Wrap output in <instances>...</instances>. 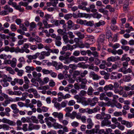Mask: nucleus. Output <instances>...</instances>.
<instances>
[{
	"instance_id": "nucleus-1",
	"label": "nucleus",
	"mask_w": 134,
	"mask_h": 134,
	"mask_svg": "<svg viewBox=\"0 0 134 134\" xmlns=\"http://www.w3.org/2000/svg\"><path fill=\"white\" fill-rule=\"evenodd\" d=\"M52 115L55 118L57 117L59 121L63 125H67L68 124V122L67 120H62L63 117V115L62 113L54 112L52 113Z\"/></svg>"
},
{
	"instance_id": "nucleus-2",
	"label": "nucleus",
	"mask_w": 134,
	"mask_h": 134,
	"mask_svg": "<svg viewBox=\"0 0 134 134\" xmlns=\"http://www.w3.org/2000/svg\"><path fill=\"white\" fill-rule=\"evenodd\" d=\"M95 6L94 4H92L90 5L89 8H87L85 6L80 5L79 6V8L83 10H86L87 12L90 11L93 13H95L97 11V9H95Z\"/></svg>"
},
{
	"instance_id": "nucleus-3",
	"label": "nucleus",
	"mask_w": 134,
	"mask_h": 134,
	"mask_svg": "<svg viewBox=\"0 0 134 134\" xmlns=\"http://www.w3.org/2000/svg\"><path fill=\"white\" fill-rule=\"evenodd\" d=\"M122 76V75L121 74L115 72H113L111 74L110 78L112 80L120 79Z\"/></svg>"
},
{
	"instance_id": "nucleus-4",
	"label": "nucleus",
	"mask_w": 134,
	"mask_h": 134,
	"mask_svg": "<svg viewBox=\"0 0 134 134\" xmlns=\"http://www.w3.org/2000/svg\"><path fill=\"white\" fill-rule=\"evenodd\" d=\"M129 0H119V3L120 4H123L124 10L126 11L128 7Z\"/></svg>"
},
{
	"instance_id": "nucleus-5",
	"label": "nucleus",
	"mask_w": 134,
	"mask_h": 134,
	"mask_svg": "<svg viewBox=\"0 0 134 134\" xmlns=\"http://www.w3.org/2000/svg\"><path fill=\"white\" fill-rule=\"evenodd\" d=\"M26 91L29 93H32L34 97L36 98H39L40 97L39 95L38 94L37 91L36 89L31 88L28 89Z\"/></svg>"
},
{
	"instance_id": "nucleus-6",
	"label": "nucleus",
	"mask_w": 134,
	"mask_h": 134,
	"mask_svg": "<svg viewBox=\"0 0 134 134\" xmlns=\"http://www.w3.org/2000/svg\"><path fill=\"white\" fill-rule=\"evenodd\" d=\"M40 55V53L37 52L35 54L32 55H29L27 56V57L29 60V62L28 60H27V62L28 63L31 62V60L32 59H36Z\"/></svg>"
},
{
	"instance_id": "nucleus-7",
	"label": "nucleus",
	"mask_w": 134,
	"mask_h": 134,
	"mask_svg": "<svg viewBox=\"0 0 134 134\" xmlns=\"http://www.w3.org/2000/svg\"><path fill=\"white\" fill-rule=\"evenodd\" d=\"M50 53L48 52L42 51L40 53V55L38 56L39 60H42L45 58V56H48L50 55Z\"/></svg>"
},
{
	"instance_id": "nucleus-8",
	"label": "nucleus",
	"mask_w": 134,
	"mask_h": 134,
	"mask_svg": "<svg viewBox=\"0 0 134 134\" xmlns=\"http://www.w3.org/2000/svg\"><path fill=\"white\" fill-rule=\"evenodd\" d=\"M2 121L4 123H7L10 126H14L16 124L13 121L11 120L5 118H3L2 120Z\"/></svg>"
},
{
	"instance_id": "nucleus-9",
	"label": "nucleus",
	"mask_w": 134,
	"mask_h": 134,
	"mask_svg": "<svg viewBox=\"0 0 134 134\" xmlns=\"http://www.w3.org/2000/svg\"><path fill=\"white\" fill-rule=\"evenodd\" d=\"M11 4H9L10 5H12L13 7L15 8L16 9L19 10L20 12H23L24 10V9L21 7H20V6L17 5V4L15 2H12L10 3Z\"/></svg>"
},
{
	"instance_id": "nucleus-10",
	"label": "nucleus",
	"mask_w": 134,
	"mask_h": 134,
	"mask_svg": "<svg viewBox=\"0 0 134 134\" xmlns=\"http://www.w3.org/2000/svg\"><path fill=\"white\" fill-rule=\"evenodd\" d=\"M111 124V122L110 121L104 120L102 121L101 126L102 127L105 126L109 127Z\"/></svg>"
},
{
	"instance_id": "nucleus-11",
	"label": "nucleus",
	"mask_w": 134,
	"mask_h": 134,
	"mask_svg": "<svg viewBox=\"0 0 134 134\" xmlns=\"http://www.w3.org/2000/svg\"><path fill=\"white\" fill-rule=\"evenodd\" d=\"M8 94L11 96L13 95L20 96L22 94V92L20 91H12L10 90L8 92Z\"/></svg>"
},
{
	"instance_id": "nucleus-12",
	"label": "nucleus",
	"mask_w": 134,
	"mask_h": 134,
	"mask_svg": "<svg viewBox=\"0 0 134 134\" xmlns=\"http://www.w3.org/2000/svg\"><path fill=\"white\" fill-rule=\"evenodd\" d=\"M90 76L94 80H98L100 78V77L96 74L94 72H92L90 74Z\"/></svg>"
},
{
	"instance_id": "nucleus-13",
	"label": "nucleus",
	"mask_w": 134,
	"mask_h": 134,
	"mask_svg": "<svg viewBox=\"0 0 134 134\" xmlns=\"http://www.w3.org/2000/svg\"><path fill=\"white\" fill-rule=\"evenodd\" d=\"M120 59V57L118 56H116L115 57L111 56L110 57L108 58L107 59V61L108 62H114L117 60H119Z\"/></svg>"
},
{
	"instance_id": "nucleus-14",
	"label": "nucleus",
	"mask_w": 134,
	"mask_h": 134,
	"mask_svg": "<svg viewBox=\"0 0 134 134\" xmlns=\"http://www.w3.org/2000/svg\"><path fill=\"white\" fill-rule=\"evenodd\" d=\"M17 59L15 58H13L11 60L10 66L13 68L15 67L17 63Z\"/></svg>"
},
{
	"instance_id": "nucleus-15",
	"label": "nucleus",
	"mask_w": 134,
	"mask_h": 134,
	"mask_svg": "<svg viewBox=\"0 0 134 134\" xmlns=\"http://www.w3.org/2000/svg\"><path fill=\"white\" fill-rule=\"evenodd\" d=\"M29 45L27 43H25L23 46L24 52H25L27 53H30V50L27 48H29Z\"/></svg>"
},
{
	"instance_id": "nucleus-16",
	"label": "nucleus",
	"mask_w": 134,
	"mask_h": 134,
	"mask_svg": "<svg viewBox=\"0 0 134 134\" xmlns=\"http://www.w3.org/2000/svg\"><path fill=\"white\" fill-rule=\"evenodd\" d=\"M77 62L79 61H87L88 60V57L85 56L84 57H80L77 58Z\"/></svg>"
},
{
	"instance_id": "nucleus-17",
	"label": "nucleus",
	"mask_w": 134,
	"mask_h": 134,
	"mask_svg": "<svg viewBox=\"0 0 134 134\" xmlns=\"http://www.w3.org/2000/svg\"><path fill=\"white\" fill-rule=\"evenodd\" d=\"M113 88V85L111 84L109 85H106L104 87V90L105 91H107L108 90H111Z\"/></svg>"
},
{
	"instance_id": "nucleus-18",
	"label": "nucleus",
	"mask_w": 134,
	"mask_h": 134,
	"mask_svg": "<svg viewBox=\"0 0 134 134\" xmlns=\"http://www.w3.org/2000/svg\"><path fill=\"white\" fill-rule=\"evenodd\" d=\"M127 54H125L123 55L121 58V60L122 61L126 60L128 62L130 61L131 60L130 59V57H127Z\"/></svg>"
},
{
	"instance_id": "nucleus-19",
	"label": "nucleus",
	"mask_w": 134,
	"mask_h": 134,
	"mask_svg": "<svg viewBox=\"0 0 134 134\" xmlns=\"http://www.w3.org/2000/svg\"><path fill=\"white\" fill-rule=\"evenodd\" d=\"M7 99L5 100L4 102L2 103L4 107H6L7 106V105L9 104L10 102H12L13 100L12 99H11L9 98H7Z\"/></svg>"
},
{
	"instance_id": "nucleus-20",
	"label": "nucleus",
	"mask_w": 134,
	"mask_h": 134,
	"mask_svg": "<svg viewBox=\"0 0 134 134\" xmlns=\"http://www.w3.org/2000/svg\"><path fill=\"white\" fill-rule=\"evenodd\" d=\"M89 41L92 42L88 43L87 42H86L84 44L85 47L87 48H89L90 45L93 43V40L92 39H89L87 40V41L89 42Z\"/></svg>"
},
{
	"instance_id": "nucleus-21",
	"label": "nucleus",
	"mask_w": 134,
	"mask_h": 134,
	"mask_svg": "<svg viewBox=\"0 0 134 134\" xmlns=\"http://www.w3.org/2000/svg\"><path fill=\"white\" fill-rule=\"evenodd\" d=\"M53 126L55 129H62L63 128V126L56 122H54L53 124Z\"/></svg>"
},
{
	"instance_id": "nucleus-22",
	"label": "nucleus",
	"mask_w": 134,
	"mask_h": 134,
	"mask_svg": "<svg viewBox=\"0 0 134 134\" xmlns=\"http://www.w3.org/2000/svg\"><path fill=\"white\" fill-rule=\"evenodd\" d=\"M3 8L5 10H8V13L9 12L12 13L13 12V9L12 8L10 7L9 6L7 5H5L4 7Z\"/></svg>"
},
{
	"instance_id": "nucleus-23",
	"label": "nucleus",
	"mask_w": 134,
	"mask_h": 134,
	"mask_svg": "<svg viewBox=\"0 0 134 134\" xmlns=\"http://www.w3.org/2000/svg\"><path fill=\"white\" fill-rule=\"evenodd\" d=\"M33 76L35 78L39 77L41 76V74L40 73H37L35 71L32 72Z\"/></svg>"
},
{
	"instance_id": "nucleus-24",
	"label": "nucleus",
	"mask_w": 134,
	"mask_h": 134,
	"mask_svg": "<svg viewBox=\"0 0 134 134\" xmlns=\"http://www.w3.org/2000/svg\"><path fill=\"white\" fill-rule=\"evenodd\" d=\"M63 40L65 43H67L69 42V41L68 36L67 35L64 34L63 36Z\"/></svg>"
},
{
	"instance_id": "nucleus-25",
	"label": "nucleus",
	"mask_w": 134,
	"mask_h": 134,
	"mask_svg": "<svg viewBox=\"0 0 134 134\" xmlns=\"http://www.w3.org/2000/svg\"><path fill=\"white\" fill-rule=\"evenodd\" d=\"M86 21V20H83L79 19H77L76 20V23H77L81 25L84 24V25H85V23Z\"/></svg>"
},
{
	"instance_id": "nucleus-26",
	"label": "nucleus",
	"mask_w": 134,
	"mask_h": 134,
	"mask_svg": "<svg viewBox=\"0 0 134 134\" xmlns=\"http://www.w3.org/2000/svg\"><path fill=\"white\" fill-rule=\"evenodd\" d=\"M25 69L28 72H30L31 71H33L35 70V68L32 66H26Z\"/></svg>"
},
{
	"instance_id": "nucleus-27",
	"label": "nucleus",
	"mask_w": 134,
	"mask_h": 134,
	"mask_svg": "<svg viewBox=\"0 0 134 134\" xmlns=\"http://www.w3.org/2000/svg\"><path fill=\"white\" fill-rule=\"evenodd\" d=\"M2 86L0 85V94H1L2 96L4 97L5 98H8V96L7 94L4 93H2Z\"/></svg>"
},
{
	"instance_id": "nucleus-28",
	"label": "nucleus",
	"mask_w": 134,
	"mask_h": 134,
	"mask_svg": "<svg viewBox=\"0 0 134 134\" xmlns=\"http://www.w3.org/2000/svg\"><path fill=\"white\" fill-rule=\"evenodd\" d=\"M93 91L94 90L92 87H89L88 88L87 92L88 94L90 96L92 95Z\"/></svg>"
},
{
	"instance_id": "nucleus-29",
	"label": "nucleus",
	"mask_w": 134,
	"mask_h": 134,
	"mask_svg": "<svg viewBox=\"0 0 134 134\" xmlns=\"http://www.w3.org/2000/svg\"><path fill=\"white\" fill-rule=\"evenodd\" d=\"M52 72V70H49L45 69H43L42 70V72L43 74L46 75L50 74Z\"/></svg>"
},
{
	"instance_id": "nucleus-30",
	"label": "nucleus",
	"mask_w": 134,
	"mask_h": 134,
	"mask_svg": "<svg viewBox=\"0 0 134 134\" xmlns=\"http://www.w3.org/2000/svg\"><path fill=\"white\" fill-rule=\"evenodd\" d=\"M75 103L76 102L74 100L71 99L69 101L68 103V105L69 106H72L74 105Z\"/></svg>"
},
{
	"instance_id": "nucleus-31",
	"label": "nucleus",
	"mask_w": 134,
	"mask_h": 134,
	"mask_svg": "<svg viewBox=\"0 0 134 134\" xmlns=\"http://www.w3.org/2000/svg\"><path fill=\"white\" fill-rule=\"evenodd\" d=\"M79 125V123L78 122L74 121L71 123V126L75 128L77 127Z\"/></svg>"
},
{
	"instance_id": "nucleus-32",
	"label": "nucleus",
	"mask_w": 134,
	"mask_h": 134,
	"mask_svg": "<svg viewBox=\"0 0 134 134\" xmlns=\"http://www.w3.org/2000/svg\"><path fill=\"white\" fill-rule=\"evenodd\" d=\"M24 51L23 49H20L18 47H17L15 48V52L16 53L20 52L23 53L24 52Z\"/></svg>"
},
{
	"instance_id": "nucleus-33",
	"label": "nucleus",
	"mask_w": 134,
	"mask_h": 134,
	"mask_svg": "<svg viewBox=\"0 0 134 134\" xmlns=\"http://www.w3.org/2000/svg\"><path fill=\"white\" fill-rule=\"evenodd\" d=\"M93 16L95 18L99 19L101 17L102 15L98 12H96V13L93 14Z\"/></svg>"
},
{
	"instance_id": "nucleus-34",
	"label": "nucleus",
	"mask_w": 134,
	"mask_h": 134,
	"mask_svg": "<svg viewBox=\"0 0 134 134\" xmlns=\"http://www.w3.org/2000/svg\"><path fill=\"white\" fill-rule=\"evenodd\" d=\"M105 24V22L103 20H100L98 23L95 24V25L97 27L100 26L101 25H104Z\"/></svg>"
},
{
	"instance_id": "nucleus-35",
	"label": "nucleus",
	"mask_w": 134,
	"mask_h": 134,
	"mask_svg": "<svg viewBox=\"0 0 134 134\" xmlns=\"http://www.w3.org/2000/svg\"><path fill=\"white\" fill-rule=\"evenodd\" d=\"M45 120L50 121L53 122H56V119L52 117H49L48 118H46L45 119Z\"/></svg>"
},
{
	"instance_id": "nucleus-36",
	"label": "nucleus",
	"mask_w": 134,
	"mask_h": 134,
	"mask_svg": "<svg viewBox=\"0 0 134 134\" xmlns=\"http://www.w3.org/2000/svg\"><path fill=\"white\" fill-rule=\"evenodd\" d=\"M31 119L33 122L36 124L38 123V121L35 116H32L31 118Z\"/></svg>"
},
{
	"instance_id": "nucleus-37",
	"label": "nucleus",
	"mask_w": 134,
	"mask_h": 134,
	"mask_svg": "<svg viewBox=\"0 0 134 134\" xmlns=\"http://www.w3.org/2000/svg\"><path fill=\"white\" fill-rule=\"evenodd\" d=\"M30 30L31 31L32 29L35 28L36 27V23L33 22H31L30 24Z\"/></svg>"
},
{
	"instance_id": "nucleus-38",
	"label": "nucleus",
	"mask_w": 134,
	"mask_h": 134,
	"mask_svg": "<svg viewBox=\"0 0 134 134\" xmlns=\"http://www.w3.org/2000/svg\"><path fill=\"white\" fill-rule=\"evenodd\" d=\"M34 124L32 123H30L28 124V131H31L34 130Z\"/></svg>"
},
{
	"instance_id": "nucleus-39",
	"label": "nucleus",
	"mask_w": 134,
	"mask_h": 134,
	"mask_svg": "<svg viewBox=\"0 0 134 134\" xmlns=\"http://www.w3.org/2000/svg\"><path fill=\"white\" fill-rule=\"evenodd\" d=\"M106 62L105 61L103 60L102 62V63L100 64L99 66L100 69H103L105 68V65Z\"/></svg>"
},
{
	"instance_id": "nucleus-40",
	"label": "nucleus",
	"mask_w": 134,
	"mask_h": 134,
	"mask_svg": "<svg viewBox=\"0 0 134 134\" xmlns=\"http://www.w3.org/2000/svg\"><path fill=\"white\" fill-rule=\"evenodd\" d=\"M27 124H24L22 126V130L25 132L28 131V128H27Z\"/></svg>"
},
{
	"instance_id": "nucleus-41",
	"label": "nucleus",
	"mask_w": 134,
	"mask_h": 134,
	"mask_svg": "<svg viewBox=\"0 0 134 134\" xmlns=\"http://www.w3.org/2000/svg\"><path fill=\"white\" fill-rule=\"evenodd\" d=\"M87 134H94L95 132L94 129H92L90 130H87L85 132Z\"/></svg>"
},
{
	"instance_id": "nucleus-42",
	"label": "nucleus",
	"mask_w": 134,
	"mask_h": 134,
	"mask_svg": "<svg viewBox=\"0 0 134 134\" xmlns=\"http://www.w3.org/2000/svg\"><path fill=\"white\" fill-rule=\"evenodd\" d=\"M15 81L17 83H19L20 85H22L23 83V81L22 79H18L15 78L14 79Z\"/></svg>"
},
{
	"instance_id": "nucleus-43",
	"label": "nucleus",
	"mask_w": 134,
	"mask_h": 134,
	"mask_svg": "<svg viewBox=\"0 0 134 134\" xmlns=\"http://www.w3.org/2000/svg\"><path fill=\"white\" fill-rule=\"evenodd\" d=\"M111 121L112 122L114 123L116 125H120V123L117 121V120L116 118L115 117L112 118L111 119Z\"/></svg>"
},
{
	"instance_id": "nucleus-44",
	"label": "nucleus",
	"mask_w": 134,
	"mask_h": 134,
	"mask_svg": "<svg viewBox=\"0 0 134 134\" xmlns=\"http://www.w3.org/2000/svg\"><path fill=\"white\" fill-rule=\"evenodd\" d=\"M33 63L34 64H36L38 65H41L42 63L39 60H34L32 61Z\"/></svg>"
},
{
	"instance_id": "nucleus-45",
	"label": "nucleus",
	"mask_w": 134,
	"mask_h": 134,
	"mask_svg": "<svg viewBox=\"0 0 134 134\" xmlns=\"http://www.w3.org/2000/svg\"><path fill=\"white\" fill-rule=\"evenodd\" d=\"M51 1L52 4V5L54 7L56 6L57 4L58 3V0H49Z\"/></svg>"
},
{
	"instance_id": "nucleus-46",
	"label": "nucleus",
	"mask_w": 134,
	"mask_h": 134,
	"mask_svg": "<svg viewBox=\"0 0 134 134\" xmlns=\"http://www.w3.org/2000/svg\"><path fill=\"white\" fill-rule=\"evenodd\" d=\"M114 115L115 116H122V113L121 111H115L114 113Z\"/></svg>"
},
{
	"instance_id": "nucleus-47",
	"label": "nucleus",
	"mask_w": 134,
	"mask_h": 134,
	"mask_svg": "<svg viewBox=\"0 0 134 134\" xmlns=\"http://www.w3.org/2000/svg\"><path fill=\"white\" fill-rule=\"evenodd\" d=\"M72 109L73 108L72 107H69L66 108L64 110L66 112L69 113L71 111Z\"/></svg>"
},
{
	"instance_id": "nucleus-48",
	"label": "nucleus",
	"mask_w": 134,
	"mask_h": 134,
	"mask_svg": "<svg viewBox=\"0 0 134 134\" xmlns=\"http://www.w3.org/2000/svg\"><path fill=\"white\" fill-rule=\"evenodd\" d=\"M72 16V14H68L65 15L64 17V19L67 20L70 19Z\"/></svg>"
},
{
	"instance_id": "nucleus-49",
	"label": "nucleus",
	"mask_w": 134,
	"mask_h": 134,
	"mask_svg": "<svg viewBox=\"0 0 134 134\" xmlns=\"http://www.w3.org/2000/svg\"><path fill=\"white\" fill-rule=\"evenodd\" d=\"M10 28L11 30L13 31H15L17 29L16 25L14 24H11L10 25Z\"/></svg>"
},
{
	"instance_id": "nucleus-50",
	"label": "nucleus",
	"mask_w": 134,
	"mask_h": 134,
	"mask_svg": "<svg viewBox=\"0 0 134 134\" xmlns=\"http://www.w3.org/2000/svg\"><path fill=\"white\" fill-rule=\"evenodd\" d=\"M84 106H86L88 105L89 104L87 101L83 99L81 103Z\"/></svg>"
},
{
	"instance_id": "nucleus-51",
	"label": "nucleus",
	"mask_w": 134,
	"mask_h": 134,
	"mask_svg": "<svg viewBox=\"0 0 134 134\" xmlns=\"http://www.w3.org/2000/svg\"><path fill=\"white\" fill-rule=\"evenodd\" d=\"M10 128V127L7 125L5 124H3V129L4 130H9Z\"/></svg>"
},
{
	"instance_id": "nucleus-52",
	"label": "nucleus",
	"mask_w": 134,
	"mask_h": 134,
	"mask_svg": "<svg viewBox=\"0 0 134 134\" xmlns=\"http://www.w3.org/2000/svg\"><path fill=\"white\" fill-rule=\"evenodd\" d=\"M88 73V71L86 70H84L83 72H82L80 74V76L82 77H85L86 75Z\"/></svg>"
},
{
	"instance_id": "nucleus-53",
	"label": "nucleus",
	"mask_w": 134,
	"mask_h": 134,
	"mask_svg": "<svg viewBox=\"0 0 134 134\" xmlns=\"http://www.w3.org/2000/svg\"><path fill=\"white\" fill-rule=\"evenodd\" d=\"M67 103V101L65 100L62 102L60 104L61 108L62 107L64 108L66 107V106Z\"/></svg>"
},
{
	"instance_id": "nucleus-54",
	"label": "nucleus",
	"mask_w": 134,
	"mask_h": 134,
	"mask_svg": "<svg viewBox=\"0 0 134 134\" xmlns=\"http://www.w3.org/2000/svg\"><path fill=\"white\" fill-rule=\"evenodd\" d=\"M76 59L77 58L73 56H71L69 58V59L71 62L73 61L75 62H77Z\"/></svg>"
},
{
	"instance_id": "nucleus-55",
	"label": "nucleus",
	"mask_w": 134,
	"mask_h": 134,
	"mask_svg": "<svg viewBox=\"0 0 134 134\" xmlns=\"http://www.w3.org/2000/svg\"><path fill=\"white\" fill-rule=\"evenodd\" d=\"M69 68L73 69H76L77 68V66L74 64H70L69 65Z\"/></svg>"
},
{
	"instance_id": "nucleus-56",
	"label": "nucleus",
	"mask_w": 134,
	"mask_h": 134,
	"mask_svg": "<svg viewBox=\"0 0 134 134\" xmlns=\"http://www.w3.org/2000/svg\"><path fill=\"white\" fill-rule=\"evenodd\" d=\"M95 118L98 120H102L103 119V117L100 114H97L95 116Z\"/></svg>"
},
{
	"instance_id": "nucleus-57",
	"label": "nucleus",
	"mask_w": 134,
	"mask_h": 134,
	"mask_svg": "<svg viewBox=\"0 0 134 134\" xmlns=\"http://www.w3.org/2000/svg\"><path fill=\"white\" fill-rule=\"evenodd\" d=\"M8 12L7 10H2L0 12V14L1 15H5L8 14Z\"/></svg>"
},
{
	"instance_id": "nucleus-58",
	"label": "nucleus",
	"mask_w": 134,
	"mask_h": 134,
	"mask_svg": "<svg viewBox=\"0 0 134 134\" xmlns=\"http://www.w3.org/2000/svg\"><path fill=\"white\" fill-rule=\"evenodd\" d=\"M19 27L20 29H22L23 30L26 31H27V28L25 27L23 24H21L19 25Z\"/></svg>"
},
{
	"instance_id": "nucleus-59",
	"label": "nucleus",
	"mask_w": 134,
	"mask_h": 134,
	"mask_svg": "<svg viewBox=\"0 0 134 134\" xmlns=\"http://www.w3.org/2000/svg\"><path fill=\"white\" fill-rule=\"evenodd\" d=\"M76 112H73L72 114H70V118L72 119H74L76 117Z\"/></svg>"
},
{
	"instance_id": "nucleus-60",
	"label": "nucleus",
	"mask_w": 134,
	"mask_h": 134,
	"mask_svg": "<svg viewBox=\"0 0 134 134\" xmlns=\"http://www.w3.org/2000/svg\"><path fill=\"white\" fill-rule=\"evenodd\" d=\"M109 45L111 46L114 49H116L117 48H119L120 47V45L119 43H116L114 45H111L110 44Z\"/></svg>"
},
{
	"instance_id": "nucleus-61",
	"label": "nucleus",
	"mask_w": 134,
	"mask_h": 134,
	"mask_svg": "<svg viewBox=\"0 0 134 134\" xmlns=\"http://www.w3.org/2000/svg\"><path fill=\"white\" fill-rule=\"evenodd\" d=\"M125 125L127 127L130 128L132 127V122L127 121Z\"/></svg>"
},
{
	"instance_id": "nucleus-62",
	"label": "nucleus",
	"mask_w": 134,
	"mask_h": 134,
	"mask_svg": "<svg viewBox=\"0 0 134 134\" xmlns=\"http://www.w3.org/2000/svg\"><path fill=\"white\" fill-rule=\"evenodd\" d=\"M131 77L129 76H125L124 79V81L126 82H129L131 80Z\"/></svg>"
},
{
	"instance_id": "nucleus-63",
	"label": "nucleus",
	"mask_w": 134,
	"mask_h": 134,
	"mask_svg": "<svg viewBox=\"0 0 134 134\" xmlns=\"http://www.w3.org/2000/svg\"><path fill=\"white\" fill-rule=\"evenodd\" d=\"M21 122L23 123H25L26 122H29V120H28L26 118L23 117L21 119Z\"/></svg>"
},
{
	"instance_id": "nucleus-64",
	"label": "nucleus",
	"mask_w": 134,
	"mask_h": 134,
	"mask_svg": "<svg viewBox=\"0 0 134 134\" xmlns=\"http://www.w3.org/2000/svg\"><path fill=\"white\" fill-rule=\"evenodd\" d=\"M126 134H134V129L131 130H128L127 132H125Z\"/></svg>"
}]
</instances>
